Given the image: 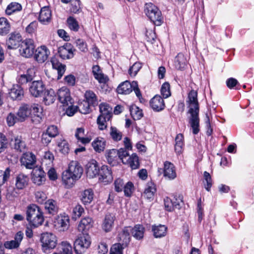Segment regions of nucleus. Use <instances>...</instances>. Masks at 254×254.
<instances>
[{
	"label": "nucleus",
	"instance_id": "69168bd1",
	"mask_svg": "<svg viewBox=\"0 0 254 254\" xmlns=\"http://www.w3.org/2000/svg\"><path fill=\"white\" fill-rule=\"evenodd\" d=\"M123 247L120 243L113 245L111 248L110 254H123Z\"/></svg>",
	"mask_w": 254,
	"mask_h": 254
},
{
	"label": "nucleus",
	"instance_id": "5701e85b",
	"mask_svg": "<svg viewBox=\"0 0 254 254\" xmlns=\"http://www.w3.org/2000/svg\"><path fill=\"white\" fill-rule=\"evenodd\" d=\"M137 85V82L133 81L131 83L126 81L121 83L117 87V91L119 94H128L133 90V86Z\"/></svg>",
	"mask_w": 254,
	"mask_h": 254
},
{
	"label": "nucleus",
	"instance_id": "9b49d317",
	"mask_svg": "<svg viewBox=\"0 0 254 254\" xmlns=\"http://www.w3.org/2000/svg\"><path fill=\"white\" fill-rule=\"evenodd\" d=\"M75 51L70 43H65L58 49L60 57L64 60L70 59L74 57V52Z\"/></svg>",
	"mask_w": 254,
	"mask_h": 254
},
{
	"label": "nucleus",
	"instance_id": "393cba45",
	"mask_svg": "<svg viewBox=\"0 0 254 254\" xmlns=\"http://www.w3.org/2000/svg\"><path fill=\"white\" fill-rule=\"evenodd\" d=\"M29 181L28 176L20 173L15 177V187L17 190H22L25 188L28 185Z\"/></svg>",
	"mask_w": 254,
	"mask_h": 254
},
{
	"label": "nucleus",
	"instance_id": "7c9ffc66",
	"mask_svg": "<svg viewBox=\"0 0 254 254\" xmlns=\"http://www.w3.org/2000/svg\"><path fill=\"white\" fill-rule=\"evenodd\" d=\"M53 67L58 71V79H60L64 73L65 65L60 63L55 57H53L51 60Z\"/></svg>",
	"mask_w": 254,
	"mask_h": 254
},
{
	"label": "nucleus",
	"instance_id": "f257e3e1",
	"mask_svg": "<svg viewBox=\"0 0 254 254\" xmlns=\"http://www.w3.org/2000/svg\"><path fill=\"white\" fill-rule=\"evenodd\" d=\"M187 104L189 110L188 113L190 114L189 118V123L192 129L193 134H197L199 129V105L197 99V92L194 90H191L188 94Z\"/></svg>",
	"mask_w": 254,
	"mask_h": 254
},
{
	"label": "nucleus",
	"instance_id": "423d86ee",
	"mask_svg": "<svg viewBox=\"0 0 254 254\" xmlns=\"http://www.w3.org/2000/svg\"><path fill=\"white\" fill-rule=\"evenodd\" d=\"M91 238L87 233H82L74 242V249L77 254H81L90 246Z\"/></svg>",
	"mask_w": 254,
	"mask_h": 254
},
{
	"label": "nucleus",
	"instance_id": "6ab92c4d",
	"mask_svg": "<svg viewBox=\"0 0 254 254\" xmlns=\"http://www.w3.org/2000/svg\"><path fill=\"white\" fill-rule=\"evenodd\" d=\"M163 172L164 176L169 180H173L177 177L175 166L170 162H164Z\"/></svg>",
	"mask_w": 254,
	"mask_h": 254
},
{
	"label": "nucleus",
	"instance_id": "0eeeda50",
	"mask_svg": "<svg viewBox=\"0 0 254 254\" xmlns=\"http://www.w3.org/2000/svg\"><path fill=\"white\" fill-rule=\"evenodd\" d=\"M35 46L33 40L26 39L21 42L19 51L21 55L25 58H30L34 54Z\"/></svg>",
	"mask_w": 254,
	"mask_h": 254
},
{
	"label": "nucleus",
	"instance_id": "09e8293b",
	"mask_svg": "<svg viewBox=\"0 0 254 254\" xmlns=\"http://www.w3.org/2000/svg\"><path fill=\"white\" fill-rule=\"evenodd\" d=\"M118 158V150L115 149L110 150L106 155V158L108 163L112 165H114L116 164Z\"/></svg>",
	"mask_w": 254,
	"mask_h": 254
},
{
	"label": "nucleus",
	"instance_id": "5fc2aeb1",
	"mask_svg": "<svg viewBox=\"0 0 254 254\" xmlns=\"http://www.w3.org/2000/svg\"><path fill=\"white\" fill-rule=\"evenodd\" d=\"M67 23L69 28L73 31L77 32L79 28V26L76 20L72 17H69L67 19Z\"/></svg>",
	"mask_w": 254,
	"mask_h": 254
},
{
	"label": "nucleus",
	"instance_id": "ea45409f",
	"mask_svg": "<svg viewBox=\"0 0 254 254\" xmlns=\"http://www.w3.org/2000/svg\"><path fill=\"white\" fill-rule=\"evenodd\" d=\"M56 99V95L53 89H50L45 91L43 101L47 105L53 103Z\"/></svg>",
	"mask_w": 254,
	"mask_h": 254
},
{
	"label": "nucleus",
	"instance_id": "9d476101",
	"mask_svg": "<svg viewBox=\"0 0 254 254\" xmlns=\"http://www.w3.org/2000/svg\"><path fill=\"white\" fill-rule=\"evenodd\" d=\"M21 165L28 169L35 168L36 163L35 155L32 152H28L23 154L20 158Z\"/></svg>",
	"mask_w": 254,
	"mask_h": 254
},
{
	"label": "nucleus",
	"instance_id": "b1692460",
	"mask_svg": "<svg viewBox=\"0 0 254 254\" xmlns=\"http://www.w3.org/2000/svg\"><path fill=\"white\" fill-rule=\"evenodd\" d=\"M8 94L12 100H21L24 96V90L19 85L15 84L10 89Z\"/></svg>",
	"mask_w": 254,
	"mask_h": 254
},
{
	"label": "nucleus",
	"instance_id": "ddd939ff",
	"mask_svg": "<svg viewBox=\"0 0 254 254\" xmlns=\"http://www.w3.org/2000/svg\"><path fill=\"white\" fill-rule=\"evenodd\" d=\"M50 54V52L46 46H41L35 50L34 58L38 63H43L47 60Z\"/></svg>",
	"mask_w": 254,
	"mask_h": 254
},
{
	"label": "nucleus",
	"instance_id": "774afa93",
	"mask_svg": "<svg viewBox=\"0 0 254 254\" xmlns=\"http://www.w3.org/2000/svg\"><path fill=\"white\" fill-rule=\"evenodd\" d=\"M70 10L74 13H78L81 10L80 2L79 0H75L71 2Z\"/></svg>",
	"mask_w": 254,
	"mask_h": 254
},
{
	"label": "nucleus",
	"instance_id": "c85d7f7f",
	"mask_svg": "<svg viewBox=\"0 0 254 254\" xmlns=\"http://www.w3.org/2000/svg\"><path fill=\"white\" fill-rule=\"evenodd\" d=\"M94 193L92 189L85 190L81 192L80 199L84 205L90 204L93 199Z\"/></svg>",
	"mask_w": 254,
	"mask_h": 254
},
{
	"label": "nucleus",
	"instance_id": "864d4df0",
	"mask_svg": "<svg viewBox=\"0 0 254 254\" xmlns=\"http://www.w3.org/2000/svg\"><path fill=\"white\" fill-rule=\"evenodd\" d=\"M112 138L116 141L121 140L123 134L116 127H111L110 132Z\"/></svg>",
	"mask_w": 254,
	"mask_h": 254
},
{
	"label": "nucleus",
	"instance_id": "338daca9",
	"mask_svg": "<svg viewBox=\"0 0 254 254\" xmlns=\"http://www.w3.org/2000/svg\"><path fill=\"white\" fill-rule=\"evenodd\" d=\"M84 212V208L81 205L78 204L73 209V218L76 219L77 218H79Z\"/></svg>",
	"mask_w": 254,
	"mask_h": 254
},
{
	"label": "nucleus",
	"instance_id": "a19ab883",
	"mask_svg": "<svg viewBox=\"0 0 254 254\" xmlns=\"http://www.w3.org/2000/svg\"><path fill=\"white\" fill-rule=\"evenodd\" d=\"M130 233L135 239L140 240L143 237L144 228L142 225H136L133 228H131Z\"/></svg>",
	"mask_w": 254,
	"mask_h": 254
},
{
	"label": "nucleus",
	"instance_id": "37998d69",
	"mask_svg": "<svg viewBox=\"0 0 254 254\" xmlns=\"http://www.w3.org/2000/svg\"><path fill=\"white\" fill-rule=\"evenodd\" d=\"M84 97L85 101L90 104L93 106H95L98 104L97 97L93 91L91 90H87L85 94Z\"/></svg>",
	"mask_w": 254,
	"mask_h": 254
},
{
	"label": "nucleus",
	"instance_id": "c03bdc74",
	"mask_svg": "<svg viewBox=\"0 0 254 254\" xmlns=\"http://www.w3.org/2000/svg\"><path fill=\"white\" fill-rule=\"evenodd\" d=\"M31 108V112H33L34 116L32 117V121L35 124L39 123L42 121L41 112L40 111L41 109L38 105H34Z\"/></svg>",
	"mask_w": 254,
	"mask_h": 254
},
{
	"label": "nucleus",
	"instance_id": "20e7f679",
	"mask_svg": "<svg viewBox=\"0 0 254 254\" xmlns=\"http://www.w3.org/2000/svg\"><path fill=\"white\" fill-rule=\"evenodd\" d=\"M144 12L155 25L159 26L162 24V17L161 12L153 3L149 2L145 4Z\"/></svg>",
	"mask_w": 254,
	"mask_h": 254
},
{
	"label": "nucleus",
	"instance_id": "c756f323",
	"mask_svg": "<svg viewBox=\"0 0 254 254\" xmlns=\"http://www.w3.org/2000/svg\"><path fill=\"white\" fill-rule=\"evenodd\" d=\"M100 169L96 161L90 162L87 165L86 174L90 178H94L98 175Z\"/></svg>",
	"mask_w": 254,
	"mask_h": 254
},
{
	"label": "nucleus",
	"instance_id": "c9c22d12",
	"mask_svg": "<svg viewBox=\"0 0 254 254\" xmlns=\"http://www.w3.org/2000/svg\"><path fill=\"white\" fill-rule=\"evenodd\" d=\"M85 130L83 127H79L76 129L75 136L78 141L84 144L89 143L91 138L88 137H84Z\"/></svg>",
	"mask_w": 254,
	"mask_h": 254
},
{
	"label": "nucleus",
	"instance_id": "4be33fe9",
	"mask_svg": "<svg viewBox=\"0 0 254 254\" xmlns=\"http://www.w3.org/2000/svg\"><path fill=\"white\" fill-rule=\"evenodd\" d=\"M23 236L24 234L21 231H18L15 234L14 240L6 241L4 243V247L8 249L17 248L23 238Z\"/></svg>",
	"mask_w": 254,
	"mask_h": 254
},
{
	"label": "nucleus",
	"instance_id": "680f3d73",
	"mask_svg": "<svg viewBox=\"0 0 254 254\" xmlns=\"http://www.w3.org/2000/svg\"><path fill=\"white\" fill-rule=\"evenodd\" d=\"M6 121L8 126H12L16 123L20 122L19 117L17 116V114L15 115L12 113H9L7 117Z\"/></svg>",
	"mask_w": 254,
	"mask_h": 254
},
{
	"label": "nucleus",
	"instance_id": "4d7b16f0",
	"mask_svg": "<svg viewBox=\"0 0 254 254\" xmlns=\"http://www.w3.org/2000/svg\"><path fill=\"white\" fill-rule=\"evenodd\" d=\"M123 189L125 195L127 197H130L134 190V185L131 182H128L124 185Z\"/></svg>",
	"mask_w": 254,
	"mask_h": 254
},
{
	"label": "nucleus",
	"instance_id": "412c9836",
	"mask_svg": "<svg viewBox=\"0 0 254 254\" xmlns=\"http://www.w3.org/2000/svg\"><path fill=\"white\" fill-rule=\"evenodd\" d=\"M93 224L94 221L91 217H85L79 222L77 227L78 230L82 233H87L93 227Z\"/></svg>",
	"mask_w": 254,
	"mask_h": 254
},
{
	"label": "nucleus",
	"instance_id": "bf43d9fd",
	"mask_svg": "<svg viewBox=\"0 0 254 254\" xmlns=\"http://www.w3.org/2000/svg\"><path fill=\"white\" fill-rule=\"evenodd\" d=\"M128 150L124 148H121L119 150H118V157L120 158L124 164L127 163L126 159L129 157Z\"/></svg>",
	"mask_w": 254,
	"mask_h": 254
},
{
	"label": "nucleus",
	"instance_id": "39448f33",
	"mask_svg": "<svg viewBox=\"0 0 254 254\" xmlns=\"http://www.w3.org/2000/svg\"><path fill=\"white\" fill-rule=\"evenodd\" d=\"M40 240L42 250L45 253L55 248L58 243L57 237L52 233L46 232L42 234Z\"/></svg>",
	"mask_w": 254,
	"mask_h": 254
},
{
	"label": "nucleus",
	"instance_id": "6e6d98bb",
	"mask_svg": "<svg viewBox=\"0 0 254 254\" xmlns=\"http://www.w3.org/2000/svg\"><path fill=\"white\" fill-rule=\"evenodd\" d=\"M92 106L90 104L85 101H83L79 103L77 106L79 111L83 114H86L90 112V106Z\"/></svg>",
	"mask_w": 254,
	"mask_h": 254
},
{
	"label": "nucleus",
	"instance_id": "6e6552de",
	"mask_svg": "<svg viewBox=\"0 0 254 254\" xmlns=\"http://www.w3.org/2000/svg\"><path fill=\"white\" fill-rule=\"evenodd\" d=\"M57 95L59 101L63 106H67L71 105L73 100L70 96L69 90L66 87H62L57 92Z\"/></svg>",
	"mask_w": 254,
	"mask_h": 254
},
{
	"label": "nucleus",
	"instance_id": "72a5a7b5",
	"mask_svg": "<svg viewBox=\"0 0 254 254\" xmlns=\"http://www.w3.org/2000/svg\"><path fill=\"white\" fill-rule=\"evenodd\" d=\"M130 227H125L118 235L119 240L123 242V245H127L130 241Z\"/></svg>",
	"mask_w": 254,
	"mask_h": 254
},
{
	"label": "nucleus",
	"instance_id": "8fccbe9b",
	"mask_svg": "<svg viewBox=\"0 0 254 254\" xmlns=\"http://www.w3.org/2000/svg\"><path fill=\"white\" fill-rule=\"evenodd\" d=\"M175 150L177 153L180 154L184 146V136L182 133L177 135L175 138Z\"/></svg>",
	"mask_w": 254,
	"mask_h": 254
},
{
	"label": "nucleus",
	"instance_id": "cd10ccee",
	"mask_svg": "<svg viewBox=\"0 0 254 254\" xmlns=\"http://www.w3.org/2000/svg\"><path fill=\"white\" fill-rule=\"evenodd\" d=\"M92 73L94 78L100 83H106L109 80L108 77L102 72L100 66L98 65L93 66Z\"/></svg>",
	"mask_w": 254,
	"mask_h": 254
},
{
	"label": "nucleus",
	"instance_id": "e2e57ef3",
	"mask_svg": "<svg viewBox=\"0 0 254 254\" xmlns=\"http://www.w3.org/2000/svg\"><path fill=\"white\" fill-rule=\"evenodd\" d=\"M141 68V64L140 63H135L129 69L128 73L131 76H135L138 71Z\"/></svg>",
	"mask_w": 254,
	"mask_h": 254
},
{
	"label": "nucleus",
	"instance_id": "4c0bfd02",
	"mask_svg": "<svg viewBox=\"0 0 254 254\" xmlns=\"http://www.w3.org/2000/svg\"><path fill=\"white\" fill-rule=\"evenodd\" d=\"M92 145L95 151L101 152L105 148L106 141L104 138L98 137L93 141Z\"/></svg>",
	"mask_w": 254,
	"mask_h": 254
},
{
	"label": "nucleus",
	"instance_id": "aec40b11",
	"mask_svg": "<svg viewBox=\"0 0 254 254\" xmlns=\"http://www.w3.org/2000/svg\"><path fill=\"white\" fill-rule=\"evenodd\" d=\"M165 209L168 211H172L175 209H179L181 208V203L182 202L180 199L174 198L172 200L168 197H166L164 200Z\"/></svg>",
	"mask_w": 254,
	"mask_h": 254
},
{
	"label": "nucleus",
	"instance_id": "7ed1b4c3",
	"mask_svg": "<svg viewBox=\"0 0 254 254\" xmlns=\"http://www.w3.org/2000/svg\"><path fill=\"white\" fill-rule=\"evenodd\" d=\"M26 220L34 227L41 225L44 218L40 208L34 204L28 206L26 210Z\"/></svg>",
	"mask_w": 254,
	"mask_h": 254
},
{
	"label": "nucleus",
	"instance_id": "e433bc0d",
	"mask_svg": "<svg viewBox=\"0 0 254 254\" xmlns=\"http://www.w3.org/2000/svg\"><path fill=\"white\" fill-rule=\"evenodd\" d=\"M10 30V24L8 20L5 17L0 18V35L4 36L7 34Z\"/></svg>",
	"mask_w": 254,
	"mask_h": 254
},
{
	"label": "nucleus",
	"instance_id": "79ce46f5",
	"mask_svg": "<svg viewBox=\"0 0 254 254\" xmlns=\"http://www.w3.org/2000/svg\"><path fill=\"white\" fill-rule=\"evenodd\" d=\"M45 207L48 211V213L52 215H54L57 213L58 210L57 202L53 199H49L47 200L45 202Z\"/></svg>",
	"mask_w": 254,
	"mask_h": 254
},
{
	"label": "nucleus",
	"instance_id": "a878e982",
	"mask_svg": "<svg viewBox=\"0 0 254 254\" xmlns=\"http://www.w3.org/2000/svg\"><path fill=\"white\" fill-rule=\"evenodd\" d=\"M156 191V189L154 184L151 182H148L143 193L142 194V197L150 201L153 199Z\"/></svg>",
	"mask_w": 254,
	"mask_h": 254
},
{
	"label": "nucleus",
	"instance_id": "1a4fd4ad",
	"mask_svg": "<svg viewBox=\"0 0 254 254\" xmlns=\"http://www.w3.org/2000/svg\"><path fill=\"white\" fill-rule=\"evenodd\" d=\"M54 226L60 231H66L69 227V218L65 214L58 215L54 221Z\"/></svg>",
	"mask_w": 254,
	"mask_h": 254
},
{
	"label": "nucleus",
	"instance_id": "de8ad7c7",
	"mask_svg": "<svg viewBox=\"0 0 254 254\" xmlns=\"http://www.w3.org/2000/svg\"><path fill=\"white\" fill-rule=\"evenodd\" d=\"M59 250L60 254H72V246L67 241H63L60 244Z\"/></svg>",
	"mask_w": 254,
	"mask_h": 254
},
{
	"label": "nucleus",
	"instance_id": "dca6fc26",
	"mask_svg": "<svg viewBox=\"0 0 254 254\" xmlns=\"http://www.w3.org/2000/svg\"><path fill=\"white\" fill-rule=\"evenodd\" d=\"M100 181L105 183H109L113 180L111 171L109 167L103 165L100 169L98 175Z\"/></svg>",
	"mask_w": 254,
	"mask_h": 254
},
{
	"label": "nucleus",
	"instance_id": "0e129e2a",
	"mask_svg": "<svg viewBox=\"0 0 254 254\" xmlns=\"http://www.w3.org/2000/svg\"><path fill=\"white\" fill-rule=\"evenodd\" d=\"M75 43L76 46L81 52H86L88 51L87 44L83 39H78L75 40Z\"/></svg>",
	"mask_w": 254,
	"mask_h": 254
},
{
	"label": "nucleus",
	"instance_id": "4468645a",
	"mask_svg": "<svg viewBox=\"0 0 254 254\" xmlns=\"http://www.w3.org/2000/svg\"><path fill=\"white\" fill-rule=\"evenodd\" d=\"M31 180L34 184L41 185L46 180L45 173L40 168H35L31 173Z\"/></svg>",
	"mask_w": 254,
	"mask_h": 254
},
{
	"label": "nucleus",
	"instance_id": "f03ea898",
	"mask_svg": "<svg viewBox=\"0 0 254 254\" xmlns=\"http://www.w3.org/2000/svg\"><path fill=\"white\" fill-rule=\"evenodd\" d=\"M83 168L77 161H72L67 169L63 172L62 181L66 188H71L83 173Z\"/></svg>",
	"mask_w": 254,
	"mask_h": 254
},
{
	"label": "nucleus",
	"instance_id": "13d9d810",
	"mask_svg": "<svg viewBox=\"0 0 254 254\" xmlns=\"http://www.w3.org/2000/svg\"><path fill=\"white\" fill-rule=\"evenodd\" d=\"M161 93L165 98L171 96L170 86L168 82H166L162 84L161 88Z\"/></svg>",
	"mask_w": 254,
	"mask_h": 254
},
{
	"label": "nucleus",
	"instance_id": "58836bf2",
	"mask_svg": "<svg viewBox=\"0 0 254 254\" xmlns=\"http://www.w3.org/2000/svg\"><path fill=\"white\" fill-rule=\"evenodd\" d=\"M187 64V60L182 53H179L175 59V66L177 69L182 70Z\"/></svg>",
	"mask_w": 254,
	"mask_h": 254
},
{
	"label": "nucleus",
	"instance_id": "473e14b6",
	"mask_svg": "<svg viewBox=\"0 0 254 254\" xmlns=\"http://www.w3.org/2000/svg\"><path fill=\"white\" fill-rule=\"evenodd\" d=\"M152 231L154 236L156 238H162L166 236L167 231V227L164 225H153L152 227Z\"/></svg>",
	"mask_w": 254,
	"mask_h": 254
},
{
	"label": "nucleus",
	"instance_id": "3c124183",
	"mask_svg": "<svg viewBox=\"0 0 254 254\" xmlns=\"http://www.w3.org/2000/svg\"><path fill=\"white\" fill-rule=\"evenodd\" d=\"M22 9L20 4L16 2H12L8 4L5 9V13L7 15H11L13 12L20 11Z\"/></svg>",
	"mask_w": 254,
	"mask_h": 254
},
{
	"label": "nucleus",
	"instance_id": "2eb2a0df",
	"mask_svg": "<svg viewBox=\"0 0 254 254\" xmlns=\"http://www.w3.org/2000/svg\"><path fill=\"white\" fill-rule=\"evenodd\" d=\"M150 106L155 112H160L163 110L165 107V104L163 99L161 96L156 95L150 101Z\"/></svg>",
	"mask_w": 254,
	"mask_h": 254
},
{
	"label": "nucleus",
	"instance_id": "a18cd8bd",
	"mask_svg": "<svg viewBox=\"0 0 254 254\" xmlns=\"http://www.w3.org/2000/svg\"><path fill=\"white\" fill-rule=\"evenodd\" d=\"M126 161L125 164H128L132 169H136L139 167V159L135 154H132L126 159Z\"/></svg>",
	"mask_w": 254,
	"mask_h": 254
},
{
	"label": "nucleus",
	"instance_id": "2f4dec72",
	"mask_svg": "<svg viewBox=\"0 0 254 254\" xmlns=\"http://www.w3.org/2000/svg\"><path fill=\"white\" fill-rule=\"evenodd\" d=\"M31 114V108L29 105L25 104L20 107L17 113L20 122H23Z\"/></svg>",
	"mask_w": 254,
	"mask_h": 254
},
{
	"label": "nucleus",
	"instance_id": "052dcab7",
	"mask_svg": "<svg viewBox=\"0 0 254 254\" xmlns=\"http://www.w3.org/2000/svg\"><path fill=\"white\" fill-rule=\"evenodd\" d=\"M203 175L205 181V182H204V188L207 191H209L212 186L211 177L210 174L206 171L204 172Z\"/></svg>",
	"mask_w": 254,
	"mask_h": 254
},
{
	"label": "nucleus",
	"instance_id": "a211bd4d",
	"mask_svg": "<svg viewBox=\"0 0 254 254\" xmlns=\"http://www.w3.org/2000/svg\"><path fill=\"white\" fill-rule=\"evenodd\" d=\"M115 219V216L113 214H106L102 224V228L105 232H110L112 230Z\"/></svg>",
	"mask_w": 254,
	"mask_h": 254
},
{
	"label": "nucleus",
	"instance_id": "bb28decb",
	"mask_svg": "<svg viewBox=\"0 0 254 254\" xmlns=\"http://www.w3.org/2000/svg\"><path fill=\"white\" fill-rule=\"evenodd\" d=\"M51 11L48 7H43L41 9L38 19L40 22L46 24L51 21Z\"/></svg>",
	"mask_w": 254,
	"mask_h": 254
},
{
	"label": "nucleus",
	"instance_id": "603ef678",
	"mask_svg": "<svg viewBox=\"0 0 254 254\" xmlns=\"http://www.w3.org/2000/svg\"><path fill=\"white\" fill-rule=\"evenodd\" d=\"M26 146L24 141L22 139L21 136H17L14 138L13 147L17 151L22 152Z\"/></svg>",
	"mask_w": 254,
	"mask_h": 254
},
{
	"label": "nucleus",
	"instance_id": "49530a36",
	"mask_svg": "<svg viewBox=\"0 0 254 254\" xmlns=\"http://www.w3.org/2000/svg\"><path fill=\"white\" fill-rule=\"evenodd\" d=\"M129 111L131 117L134 120H140L143 116L141 109L136 105H132L129 107Z\"/></svg>",
	"mask_w": 254,
	"mask_h": 254
},
{
	"label": "nucleus",
	"instance_id": "f8f14e48",
	"mask_svg": "<svg viewBox=\"0 0 254 254\" xmlns=\"http://www.w3.org/2000/svg\"><path fill=\"white\" fill-rule=\"evenodd\" d=\"M45 90V85L41 80L33 81L29 88L31 94L35 97L40 96Z\"/></svg>",
	"mask_w": 254,
	"mask_h": 254
},
{
	"label": "nucleus",
	"instance_id": "f704fd0d",
	"mask_svg": "<svg viewBox=\"0 0 254 254\" xmlns=\"http://www.w3.org/2000/svg\"><path fill=\"white\" fill-rule=\"evenodd\" d=\"M100 116L105 117L107 120H110L112 117V108L106 103H101L99 106Z\"/></svg>",
	"mask_w": 254,
	"mask_h": 254
},
{
	"label": "nucleus",
	"instance_id": "f3484780",
	"mask_svg": "<svg viewBox=\"0 0 254 254\" xmlns=\"http://www.w3.org/2000/svg\"><path fill=\"white\" fill-rule=\"evenodd\" d=\"M21 41L22 38L20 33H12L6 41V44L9 49H16L19 46Z\"/></svg>",
	"mask_w": 254,
	"mask_h": 254
}]
</instances>
